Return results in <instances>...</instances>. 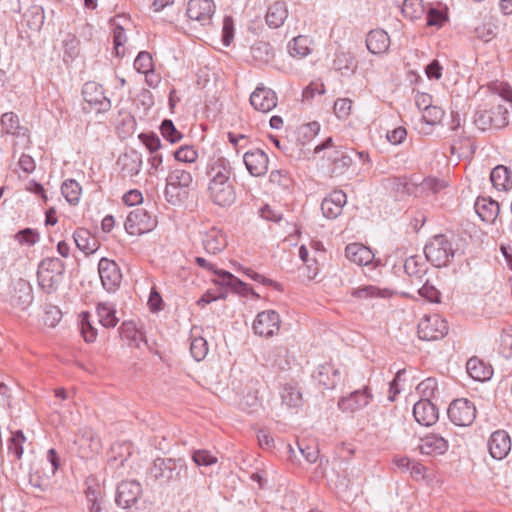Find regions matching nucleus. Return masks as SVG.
<instances>
[{"label": "nucleus", "mask_w": 512, "mask_h": 512, "mask_svg": "<svg viewBox=\"0 0 512 512\" xmlns=\"http://www.w3.org/2000/svg\"><path fill=\"white\" fill-rule=\"evenodd\" d=\"M488 450L492 458L504 459L511 450V439L504 430L493 432L488 440Z\"/></svg>", "instance_id": "6ab92c4d"}, {"label": "nucleus", "mask_w": 512, "mask_h": 512, "mask_svg": "<svg viewBox=\"0 0 512 512\" xmlns=\"http://www.w3.org/2000/svg\"><path fill=\"white\" fill-rule=\"evenodd\" d=\"M73 238L78 249L85 254H92L98 248V241L87 229H77L73 234Z\"/></svg>", "instance_id": "f704fd0d"}, {"label": "nucleus", "mask_w": 512, "mask_h": 512, "mask_svg": "<svg viewBox=\"0 0 512 512\" xmlns=\"http://www.w3.org/2000/svg\"><path fill=\"white\" fill-rule=\"evenodd\" d=\"M402 13L411 20L419 19L424 13V7L421 0H404Z\"/></svg>", "instance_id": "c03bdc74"}, {"label": "nucleus", "mask_w": 512, "mask_h": 512, "mask_svg": "<svg viewBox=\"0 0 512 512\" xmlns=\"http://www.w3.org/2000/svg\"><path fill=\"white\" fill-rule=\"evenodd\" d=\"M16 239L21 244L33 245L39 240V234L31 228H25L16 234Z\"/></svg>", "instance_id": "338daca9"}, {"label": "nucleus", "mask_w": 512, "mask_h": 512, "mask_svg": "<svg viewBox=\"0 0 512 512\" xmlns=\"http://www.w3.org/2000/svg\"><path fill=\"white\" fill-rule=\"evenodd\" d=\"M166 182L176 185L180 189H188L193 182V177L189 171L176 167L170 171Z\"/></svg>", "instance_id": "a19ab883"}, {"label": "nucleus", "mask_w": 512, "mask_h": 512, "mask_svg": "<svg viewBox=\"0 0 512 512\" xmlns=\"http://www.w3.org/2000/svg\"><path fill=\"white\" fill-rule=\"evenodd\" d=\"M285 356L286 351L282 347L268 349L263 355L264 365L270 368L283 370L288 364Z\"/></svg>", "instance_id": "c9c22d12"}, {"label": "nucleus", "mask_w": 512, "mask_h": 512, "mask_svg": "<svg viewBox=\"0 0 512 512\" xmlns=\"http://www.w3.org/2000/svg\"><path fill=\"white\" fill-rule=\"evenodd\" d=\"M436 390L437 380L432 377L423 380L417 386V391L423 397L422 399L430 400V398L434 396Z\"/></svg>", "instance_id": "052dcab7"}, {"label": "nucleus", "mask_w": 512, "mask_h": 512, "mask_svg": "<svg viewBox=\"0 0 512 512\" xmlns=\"http://www.w3.org/2000/svg\"><path fill=\"white\" fill-rule=\"evenodd\" d=\"M134 68L137 72L147 75L153 71L152 56L147 51H141L134 60Z\"/></svg>", "instance_id": "3c124183"}, {"label": "nucleus", "mask_w": 512, "mask_h": 512, "mask_svg": "<svg viewBox=\"0 0 512 512\" xmlns=\"http://www.w3.org/2000/svg\"><path fill=\"white\" fill-rule=\"evenodd\" d=\"M474 208L481 220L490 224L495 222L500 212L499 203L489 197H478Z\"/></svg>", "instance_id": "b1692460"}, {"label": "nucleus", "mask_w": 512, "mask_h": 512, "mask_svg": "<svg viewBox=\"0 0 512 512\" xmlns=\"http://www.w3.org/2000/svg\"><path fill=\"white\" fill-rule=\"evenodd\" d=\"M81 191V186L74 179H67L62 183V195L72 205H76L79 202Z\"/></svg>", "instance_id": "79ce46f5"}, {"label": "nucleus", "mask_w": 512, "mask_h": 512, "mask_svg": "<svg viewBox=\"0 0 512 512\" xmlns=\"http://www.w3.org/2000/svg\"><path fill=\"white\" fill-rule=\"evenodd\" d=\"M206 174L210 200L221 207L231 206L236 200V191L230 161L225 157L212 159L207 165Z\"/></svg>", "instance_id": "f257e3e1"}, {"label": "nucleus", "mask_w": 512, "mask_h": 512, "mask_svg": "<svg viewBox=\"0 0 512 512\" xmlns=\"http://www.w3.org/2000/svg\"><path fill=\"white\" fill-rule=\"evenodd\" d=\"M65 272L64 262L57 257L43 259L37 270L39 287L47 294L55 292L63 280Z\"/></svg>", "instance_id": "7ed1b4c3"}, {"label": "nucleus", "mask_w": 512, "mask_h": 512, "mask_svg": "<svg viewBox=\"0 0 512 512\" xmlns=\"http://www.w3.org/2000/svg\"><path fill=\"white\" fill-rule=\"evenodd\" d=\"M448 447V441L438 434L426 435L421 439L419 445L421 453L427 455H442L448 450Z\"/></svg>", "instance_id": "393cba45"}, {"label": "nucleus", "mask_w": 512, "mask_h": 512, "mask_svg": "<svg viewBox=\"0 0 512 512\" xmlns=\"http://www.w3.org/2000/svg\"><path fill=\"white\" fill-rule=\"evenodd\" d=\"M127 41L125 29L122 26H115L113 30V43L114 50L117 56H123L124 50H120L123 44Z\"/></svg>", "instance_id": "69168bd1"}, {"label": "nucleus", "mask_w": 512, "mask_h": 512, "mask_svg": "<svg viewBox=\"0 0 512 512\" xmlns=\"http://www.w3.org/2000/svg\"><path fill=\"white\" fill-rule=\"evenodd\" d=\"M117 165L120 167L122 177H134L139 174L142 167V156L137 151L132 150L119 156Z\"/></svg>", "instance_id": "4be33fe9"}, {"label": "nucleus", "mask_w": 512, "mask_h": 512, "mask_svg": "<svg viewBox=\"0 0 512 512\" xmlns=\"http://www.w3.org/2000/svg\"><path fill=\"white\" fill-rule=\"evenodd\" d=\"M186 473L187 466L181 458H156L150 468L151 476L162 484L178 482Z\"/></svg>", "instance_id": "20e7f679"}, {"label": "nucleus", "mask_w": 512, "mask_h": 512, "mask_svg": "<svg viewBox=\"0 0 512 512\" xmlns=\"http://www.w3.org/2000/svg\"><path fill=\"white\" fill-rule=\"evenodd\" d=\"M250 104L257 111L269 112L277 105L276 93L264 85H259L250 95Z\"/></svg>", "instance_id": "a211bd4d"}, {"label": "nucleus", "mask_w": 512, "mask_h": 512, "mask_svg": "<svg viewBox=\"0 0 512 512\" xmlns=\"http://www.w3.org/2000/svg\"><path fill=\"white\" fill-rule=\"evenodd\" d=\"M353 149H339L330 156L332 162L331 173L333 176L343 175L353 163Z\"/></svg>", "instance_id": "cd10ccee"}, {"label": "nucleus", "mask_w": 512, "mask_h": 512, "mask_svg": "<svg viewBox=\"0 0 512 512\" xmlns=\"http://www.w3.org/2000/svg\"><path fill=\"white\" fill-rule=\"evenodd\" d=\"M315 378L326 389H333L341 381V372L329 364L321 365Z\"/></svg>", "instance_id": "7c9ffc66"}, {"label": "nucleus", "mask_w": 512, "mask_h": 512, "mask_svg": "<svg viewBox=\"0 0 512 512\" xmlns=\"http://www.w3.org/2000/svg\"><path fill=\"white\" fill-rule=\"evenodd\" d=\"M115 502L125 512H150L149 501L143 496L141 484L136 480L122 481L117 486Z\"/></svg>", "instance_id": "f03ea898"}, {"label": "nucleus", "mask_w": 512, "mask_h": 512, "mask_svg": "<svg viewBox=\"0 0 512 512\" xmlns=\"http://www.w3.org/2000/svg\"><path fill=\"white\" fill-rule=\"evenodd\" d=\"M467 373L477 381L489 380L493 374L491 366L486 365L477 357L470 358L466 364Z\"/></svg>", "instance_id": "72a5a7b5"}, {"label": "nucleus", "mask_w": 512, "mask_h": 512, "mask_svg": "<svg viewBox=\"0 0 512 512\" xmlns=\"http://www.w3.org/2000/svg\"><path fill=\"white\" fill-rule=\"evenodd\" d=\"M490 180L498 191H508L512 188V176L509 169L504 165H498L492 169Z\"/></svg>", "instance_id": "473e14b6"}, {"label": "nucleus", "mask_w": 512, "mask_h": 512, "mask_svg": "<svg viewBox=\"0 0 512 512\" xmlns=\"http://www.w3.org/2000/svg\"><path fill=\"white\" fill-rule=\"evenodd\" d=\"M405 273L411 278V283L419 286L427 273L426 264L415 256L406 259L404 263Z\"/></svg>", "instance_id": "c756f323"}, {"label": "nucleus", "mask_w": 512, "mask_h": 512, "mask_svg": "<svg viewBox=\"0 0 512 512\" xmlns=\"http://www.w3.org/2000/svg\"><path fill=\"white\" fill-rule=\"evenodd\" d=\"M195 262L199 267L209 270L216 275L217 278L214 280V282L216 284L230 287L236 293L241 294L243 296L251 294L256 298H259V295L257 293H255L253 291V289L248 284H246L245 282H243L242 280H240L239 278L234 276L232 273L222 270V269L215 268L214 265L209 263L203 257H199V256L196 257Z\"/></svg>", "instance_id": "423d86ee"}, {"label": "nucleus", "mask_w": 512, "mask_h": 512, "mask_svg": "<svg viewBox=\"0 0 512 512\" xmlns=\"http://www.w3.org/2000/svg\"><path fill=\"white\" fill-rule=\"evenodd\" d=\"M96 313L99 323L105 328H113L119 321L116 317V309L110 303H98Z\"/></svg>", "instance_id": "e433bc0d"}, {"label": "nucleus", "mask_w": 512, "mask_h": 512, "mask_svg": "<svg viewBox=\"0 0 512 512\" xmlns=\"http://www.w3.org/2000/svg\"><path fill=\"white\" fill-rule=\"evenodd\" d=\"M352 108V101L348 98H339L334 103V113L339 119H346Z\"/></svg>", "instance_id": "e2e57ef3"}, {"label": "nucleus", "mask_w": 512, "mask_h": 512, "mask_svg": "<svg viewBox=\"0 0 512 512\" xmlns=\"http://www.w3.org/2000/svg\"><path fill=\"white\" fill-rule=\"evenodd\" d=\"M98 273L102 286L107 292H115L119 288L122 273L115 261L101 258L98 263Z\"/></svg>", "instance_id": "f8f14e48"}, {"label": "nucleus", "mask_w": 512, "mask_h": 512, "mask_svg": "<svg viewBox=\"0 0 512 512\" xmlns=\"http://www.w3.org/2000/svg\"><path fill=\"white\" fill-rule=\"evenodd\" d=\"M345 256L346 258L359 265H368L374 259V254L372 251L360 243H350L345 248Z\"/></svg>", "instance_id": "a878e982"}, {"label": "nucleus", "mask_w": 512, "mask_h": 512, "mask_svg": "<svg viewBox=\"0 0 512 512\" xmlns=\"http://www.w3.org/2000/svg\"><path fill=\"white\" fill-rule=\"evenodd\" d=\"M280 316L274 310L259 312L253 322V331L261 337H272L280 329Z\"/></svg>", "instance_id": "ddd939ff"}, {"label": "nucleus", "mask_w": 512, "mask_h": 512, "mask_svg": "<svg viewBox=\"0 0 512 512\" xmlns=\"http://www.w3.org/2000/svg\"><path fill=\"white\" fill-rule=\"evenodd\" d=\"M447 414L455 425L469 426L476 418V407L466 398L455 399L450 403Z\"/></svg>", "instance_id": "9d476101"}, {"label": "nucleus", "mask_w": 512, "mask_h": 512, "mask_svg": "<svg viewBox=\"0 0 512 512\" xmlns=\"http://www.w3.org/2000/svg\"><path fill=\"white\" fill-rule=\"evenodd\" d=\"M508 109L498 104L490 109L477 110L474 114L473 123L482 132L490 129H501L508 125Z\"/></svg>", "instance_id": "0eeeda50"}, {"label": "nucleus", "mask_w": 512, "mask_h": 512, "mask_svg": "<svg viewBox=\"0 0 512 512\" xmlns=\"http://www.w3.org/2000/svg\"><path fill=\"white\" fill-rule=\"evenodd\" d=\"M425 257L435 267L447 266L455 255L452 241L444 235L434 236L424 247Z\"/></svg>", "instance_id": "39448f33"}, {"label": "nucleus", "mask_w": 512, "mask_h": 512, "mask_svg": "<svg viewBox=\"0 0 512 512\" xmlns=\"http://www.w3.org/2000/svg\"><path fill=\"white\" fill-rule=\"evenodd\" d=\"M372 394L368 387L355 390L338 401V408L344 413H354L365 408L371 401Z\"/></svg>", "instance_id": "2eb2a0df"}, {"label": "nucleus", "mask_w": 512, "mask_h": 512, "mask_svg": "<svg viewBox=\"0 0 512 512\" xmlns=\"http://www.w3.org/2000/svg\"><path fill=\"white\" fill-rule=\"evenodd\" d=\"M190 352L196 361H201L208 353V344L203 337H196L191 341Z\"/></svg>", "instance_id": "5fc2aeb1"}, {"label": "nucleus", "mask_w": 512, "mask_h": 512, "mask_svg": "<svg viewBox=\"0 0 512 512\" xmlns=\"http://www.w3.org/2000/svg\"><path fill=\"white\" fill-rule=\"evenodd\" d=\"M334 68L337 70H348L353 72L355 68L354 57L351 53L341 52L336 55Z\"/></svg>", "instance_id": "bf43d9fd"}, {"label": "nucleus", "mask_w": 512, "mask_h": 512, "mask_svg": "<svg viewBox=\"0 0 512 512\" xmlns=\"http://www.w3.org/2000/svg\"><path fill=\"white\" fill-rule=\"evenodd\" d=\"M192 460L197 466L208 467L217 463L218 459L206 449H198L192 452Z\"/></svg>", "instance_id": "864d4df0"}, {"label": "nucleus", "mask_w": 512, "mask_h": 512, "mask_svg": "<svg viewBox=\"0 0 512 512\" xmlns=\"http://www.w3.org/2000/svg\"><path fill=\"white\" fill-rule=\"evenodd\" d=\"M282 403L288 408H297L302 405V394L296 385L287 383L280 392Z\"/></svg>", "instance_id": "58836bf2"}, {"label": "nucleus", "mask_w": 512, "mask_h": 512, "mask_svg": "<svg viewBox=\"0 0 512 512\" xmlns=\"http://www.w3.org/2000/svg\"><path fill=\"white\" fill-rule=\"evenodd\" d=\"M417 287V292L422 298H425L432 303L440 302L441 293L435 286L429 283L428 279H424Z\"/></svg>", "instance_id": "a18cd8bd"}, {"label": "nucleus", "mask_w": 512, "mask_h": 512, "mask_svg": "<svg viewBox=\"0 0 512 512\" xmlns=\"http://www.w3.org/2000/svg\"><path fill=\"white\" fill-rule=\"evenodd\" d=\"M447 187V182L442 179L427 177L419 184L421 192L436 194Z\"/></svg>", "instance_id": "603ef678"}, {"label": "nucleus", "mask_w": 512, "mask_h": 512, "mask_svg": "<svg viewBox=\"0 0 512 512\" xmlns=\"http://www.w3.org/2000/svg\"><path fill=\"white\" fill-rule=\"evenodd\" d=\"M131 447L127 443H115L111 446L108 461L114 466H123L131 455Z\"/></svg>", "instance_id": "ea45409f"}, {"label": "nucleus", "mask_w": 512, "mask_h": 512, "mask_svg": "<svg viewBox=\"0 0 512 512\" xmlns=\"http://www.w3.org/2000/svg\"><path fill=\"white\" fill-rule=\"evenodd\" d=\"M253 58L262 62H268L273 58V50L267 42H257L251 47Z\"/></svg>", "instance_id": "09e8293b"}, {"label": "nucleus", "mask_w": 512, "mask_h": 512, "mask_svg": "<svg viewBox=\"0 0 512 512\" xmlns=\"http://www.w3.org/2000/svg\"><path fill=\"white\" fill-rule=\"evenodd\" d=\"M448 324L438 314L425 316L418 323V337L425 341H436L448 333Z\"/></svg>", "instance_id": "1a4fd4ad"}, {"label": "nucleus", "mask_w": 512, "mask_h": 512, "mask_svg": "<svg viewBox=\"0 0 512 512\" xmlns=\"http://www.w3.org/2000/svg\"><path fill=\"white\" fill-rule=\"evenodd\" d=\"M243 162L247 171L254 177L264 176L268 171L269 159L261 149H253L244 153Z\"/></svg>", "instance_id": "dca6fc26"}, {"label": "nucleus", "mask_w": 512, "mask_h": 512, "mask_svg": "<svg viewBox=\"0 0 512 512\" xmlns=\"http://www.w3.org/2000/svg\"><path fill=\"white\" fill-rule=\"evenodd\" d=\"M119 333L123 339L128 340L130 346L139 348L141 342L147 344L145 335L133 321H124L119 328Z\"/></svg>", "instance_id": "2f4dec72"}, {"label": "nucleus", "mask_w": 512, "mask_h": 512, "mask_svg": "<svg viewBox=\"0 0 512 512\" xmlns=\"http://www.w3.org/2000/svg\"><path fill=\"white\" fill-rule=\"evenodd\" d=\"M390 45V37L382 29L371 30L366 37V47L372 54H380L387 51Z\"/></svg>", "instance_id": "bb28decb"}, {"label": "nucleus", "mask_w": 512, "mask_h": 512, "mask_svg": "<svg viewBox=\"0 0 512 512\" xmlns=\"http://www.w3.org/2000/svg\"><path fill=\"white\" fill-rule=\"evenodd\" d=\"M202 244L207 253L218 254L227 246L226 235L220 229L213 227L203 234Z\"/></svg>", "instance_id": "5701e85b"}, {"label": "nucleus", "mask_w": 512, "mask_h": 512, "mask_svg": "<svg viewBox=\"0 0 512 512\" xmlns=\"http://www.w3.org/2000/svg\"><path fill=\"white\" fill-rule=\"evenodd\" d=\"M139 139L146 146V148L149 150L151 154L156 153L161 148L160 138L154 133H141L139 135Z\"/></svg>", "instance_id": "0e129e2a"}, {"label": "nucleus", "mask_w": 512, "mask_h": 512, "mask_svg": "<svg viewBox=\"0 0 512 512\" xmlns=\"http://www.w3.org/2000/svg\"><path fill=\"white\" fill-rule=\"evenodd\" d=\"M26 438L21 430H17L12 433L8 443V450L12 453L16 459H20L23 455V443Z\"/></svg>", "instance_id": "8fccbe9b"}, {"label": "nucleus", "mask_w": 512, "mask_h": 512, "mask_svg": "<svg viewBox=\"0 0 512 512\" xmlns=\"http://www.w3.org/2000/svg\"><path fill=\"white\" fill-rule=\"evenodd\" d=\"M33 298V289L27 280L19 278L13 283L9 298L13 307L25 310L32 304Z\"/></svg>", "instance_id": "4468645a"}, {"label": "nucleus", "mask_w": 512, "mask_h": 512, "mask_svg": "<svg viewBox=\"0 0 512 512\" xmlns=\"http://www.w3.org/2000/svg\"><path fill=\"white\" fill-rule=\"evenodd\" d=\"M287 17L288 8L286 3L283 1H276L268 7L265 20L270 28L276 29L283 25Z\"/></svg>", "instance_id": "c85d7f7f"}, {"label": "nucleus", "mask_w": 512, "mask_h": 512, "mask_svg": "<svg viewBox=\"0 0 512 512\" xmlns=\"http://www.w3.org/2000/svg\"><path fill=\"white\" fill-rule=\"evenodd\" d=\"M162 136L171 143H176L182 138V134L176 129L170 119L162 121L160 126Z\"/></svg>", "instance_id": "6e6d98bb"}, {"label": "nucleus", "mask_w": 512, "mask_h": 512, "mask_svg": "<svg viewBox=\"0 0 512 512\" xmlns=\"http://www.w3.org/2000/svg\"><path fill=\"white\" fill-rule=\"evenodd\" d=\"M292 57L303 58L310 54L309 39L305 36L295 37L288 45Z\"/></svg>", "instance_id": "37998d69"}, {"label": "nucleus", "mask_w": 512, "mask_h": 512, "mask_svg": "<svg viewBox=\"0 0 512 512\" xmlns=\"http://www.w3.org/2000/svg\"><path fill=\"white\" fill-rule=\"evenodd\" d=\"M82 96L90 110L105 113L111 109L110 99L105 96L102 86L97 82H86L82 88Z\"/></svg>", "instance_id": "9b49d317"}, {"label": "nucleus", "mask_w": 512, "mask_h": 512, "mask_svg": "<svg viewBox=\"0 0 512 512\" xmlns=\"http://www.w3.org/2000/svg\"><path fill=\"white\" fill-rule=\"evenodd\" d=\"M90 314L89 312H83L81 314L80 321V331L87 343H92L96 340L97 337V329L92 326L90 322Z\"/></svg>", "instance_id": "49530a36"}, {"label": "nucleus", "mask_w": 512, "mask_h": 512, "mask_svg": "<svg viewBox=\"0 0 512 512\" xmlns=\"http://www.w3.org/2000/svg\"><path fill=\"white\" fill-rule=\"evenodd\" d=\"M444 111L441 107L432 105L422 112V118L428 125H436L441 122Z\"/></svg>", "instance_id": "4d7b16f0"}, {"label": "nucleus", "mask_w": 512, "mask_h": 512, "mask_svg": "<svg viewBox=\"0 0 512 512\" xmlns=\"http://www.w3.org/2000/svg\"><path fill=\"white\" fill-rule=\"evenodd\" d=\"M99 495L100 493L91 487L86 490V500L89 512H102L101 505L98 501Z\"/></svg>", "instance_id": "774afa93"}, {"label": "nucleus", "mask_w": 512, "mask_h": 512, "mask_svg": "<svg viewBox=\"0 0 512 512\" xmlns=\"http://www.w3.org/2000/svg\"><path fill=\"white\" fill-rule=\"evenodd\" d=\"M157 225L155 216H152L144 208L132 210L125 221V230L130 235H142L152 231Z\"/></svg>", "instance_id": "6e6552de"}, {"label": "nucleus", "mask_w": 512, "mask_h": 512, "mask_svg": "<svg viewBox=\"0 0 512 512\" xmlns=\"http://www.w3.org/2000/svg\"><path fill=\"white\" fill-rule=\"evenodd\" d=\"M413 415L415 420L423 426H431L438 419L437 407L428 399H420L414 404Z\"/></svg>", "instance_id": "412c9836"}, {"label": "nucleus", "mask_w": 512, "mask_h": 512, "mask_svg": "<svg viewBox=\"0 0 512 512\" xmlns=\"http://www.w3.org/2000/svg\"><path fill=\"white\" fill-rule=\"evenodd\" d=\"M176 160L185 163H193L198 157L197 151L192 146H182L174 152Z\"/></svg>", "instance_id": "680f3d73"}, {"label": "nucleus", "mask_w": 512, "mask_h": 512, "mask_svg": "<svg viewBox=\"0 0 512 512\" xmlns=\"http://www.w3.org/2000/svg\"><path fill=\"white\" fill-rule=\"evenodd\" d=\"M27 25L32 30H39L44 23V12L41 7L35 6L32 7L27 13L24 15Z\"/></svg>", "instance_id": "de8ad7c7"}, {"label": "nucleus", "mask_w": 512, "mask_h": 512, "mask_svg": "<svg viewBox=\"0 0 512 512\" xmlns=\"http://www.w3.org/2000/svg\"><path fill=\"white\" fill-rule=\"evenodd\" d=\"M351 295L358 299L389 298L392 292L374 285H364L353 289Z\"/></svg>", "instance_id": "4c0bfd02"}, {"label": "nucleus", "mask_w": 512, "mask_h": 512, "mask_svg": "<svg viewBox=\"0 0 512 512\" xmlns=\"http://www.w3.org/2000/svg\"><path fill=\"white\" fill-rule=\"evenodd\" d=\"M0 122L6 133L16 134L18 133L17 130L20 129L19 118L13 112L4 113L1 116Z\"/></svg>", "instance_id": "13d9d810"}, {"label": "nucleus", "mask_w": 512, "mask_h": 512, "mask_svg": "<svg viewBox=\"0 0 512 512\" xmlns=\"http://www.w3.org/2000/svg\"><path fill=\"white\" fill-rule=\"evenodd\" d=\"M347 202V196L342 190H334L327 195L322 203L321 210L324 217L328 219L337 218Z\"/></svg>", "instance_id": "aec40b11"}, {"label": "nucleus", "mask_w": 512, "mask_h": 512, "mask_svg": "<svg viewBox=\"0 0 512 512\" xmlns=\"http://www.w3.org/2000/svg\"><path fill=\"white\" fill-rule=\"evenodd\" d=\"M186 13L191 20L206 25L210 23L215 13V4L212 0H190Z\"/></svg>", "instance_id": "f3484780"}]
</instances>
